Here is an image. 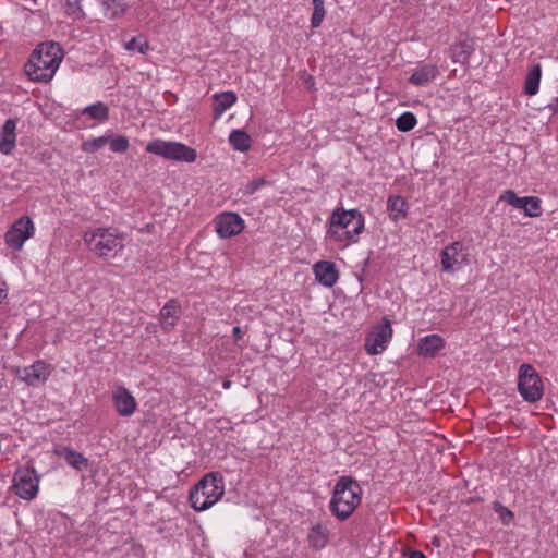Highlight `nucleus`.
Returning <instances> with one entry per match:
<instances>
[{"mask_svg": "<svg viewBox=\"0 0 558 558\" xmlns=\"http://www.w3.org/2000/svg\"><path fill=\"white\" fill-rule=\"evenodd\" d=\"M63 58L59 44L49 41L38 45L31 54L25 71L34 82H49L54 76Z\"/></svg>", "mask_w": 558, "mask_h": 558, "instance_id": "1", "label": "nucleus"}, {"mask_svg": "<svg viewBox=\"0 0 558 558\" xmlns=\"http://www.w3.org/2000/svg\"><path fill=\"white\" fill-rule=\"evenodd\" d=\"M364 229V217L357 209H336L329 220L327 235L336 242L348 245L355 243Z\"/></svg>", "mask_w": 558, "mask_h": 558, "instance_id": "2", "label": "nucleus"}, {"mask_svg": "<svg viewBox=\"0 0 558 558\" xmlns=\"http://www.w3.org/2000/svg\"><path fill=\"white\" fill-rule=\"evenodd\" d=\"M362 500L360 484L350 476L338 478L329 504L330 511L339 519L350 518Z\"/></svg>", "mask_w": 558, "mask_h": 558, "instance_id": "3", "label": "nucleus"}, {"mask_svg": "<svg viewBox=\"0 0 558 558\" xmlns=\"http://www.w3.org/2000/svg\"><path fill=\"white\" fill-rule=\"evenodd\" d=\"M87 248L99 257H113L124 247V233L113 227H97L84 232Z\"/></svg>", "mask_w": 558, "mask_h": 558, "instance_id": "4", "label": "nucleus"}, {"mask_svg": "<svg viewBox=\"0 0 558 558\" xmlns=\"http://www.w3.org/2000/svg\"><path fill=\"white\" fill-rule=\"evenodd\" d=\"M225 494V481L220 473L206 474L190 492L191 507L205 511L218 502Z\"/></svg>", "mask_w": 558, "mask_h": 558, "instance_id": "5", "label": "nucleus"}, {"mask_svg": "<svg viewBox=\"0 0 558 558\" xmlns=\"http://www.w3.org/2000/svg\"><path fill=\"white\" fill-rule=\"evenodd\" d=\"M146 151L168 160L194 162L196 160L195 149L179 143L163 140H154L146 146Z\"/></svg>", "mask_w": 558, "mask_h": 558, "instance_id": "6", "label": "nucleus"}, {"mask_svg": "<svg viewBox=\"0 0 558 558\" xmlns=\"http://www.w3.org/2000/svg\"><path fill=\"white\" fill-rule=\"evenodd\" d=\"M518 391L524 401L535 403L543 398L544 387L541 376L530 364H522L518 372Z\"/></svg>", "mask_w": 558, "mask_h": 558, "instance_id": "7", "label": "nucleus"}, {"mask_svg": "<svg viewBox=\"0 0 558 558\" xmlns=\"http://www.w3.org/2000/svg\"><path fill=\"white\" fill-rule=\"evenodd\" d=\"M15 494L25 500H32L37 496L39 477L33 468H20L13 476Z\"/></svg>", "mask_w": 558, "mask_h": 558, "instance_id": "8", "label": "nucleus"}, {"mask_svg": "<svg viewBox=\"0 0 558 558\" xmlns=\"http://www.w3.org/2000/svg\"><path fill=\"white\" fill-rule=\"evenodd\" d=\"M35 228L29 217L16 220L4 235L5 243L13 251H20L24 243L34 235Z\"/></svg>", "mask_w": 558, "mask_h": 558, "instance_id": "9", "label": "nucleus"}, {"mask_svg": "<svg viewBox=\"0 0 558 558\" xmlns=\"http://www.w3.org/2000/svg\"><path fill=\"white\" fill-rule=\"evenodd\" d=\"M392 338V327L389 320L376 326L365 339V351L371 355L383 353Z\"/></svg>", "mask_w": 558, "mask_h": 558, "instance_id": "10", "label": "nucleus"}, {"mask_svg": "<svg viewBox=\"0 0 558 558\" xmlns=\"http://www.w3.org/2000/svg\"><path fill=\"white\" fill-rule=\"evenodd\" d=\"M500 202H505L517 209H522L526 217L536 218L542 215V201L536 196H518L512 190L505 191L500 197Z\"/></svg>", "mask_w": 558, "mask_h": 558, "instance_id": "11", "label": "nucleus"}, {"mask_svg": "<svg viewBox=\"0 0 558 558\" xmlns=\"http://www.w3.org/2000/svg\"><path fill=\"white\" fill-rule=\"evenodd\" d=\"M441 266L445 272H454L468 263L462 242L456 241L441 251Z\"/></svg>", "mask_w": 558, "mask_h": 558, "instance_id": "12", "label": "nucleus"}, {"mask_svg": "<svg viewBox=\"0 0 558 558\" xmlns=\"http://www.w3.org/2000/svg\"><path fill=\"white\" fill-rule=\"evenodd\" d=\"M16 374L28 386L37 387L48 379L50 371L49 365L44 361H36L29 366L19 368Z\"/></svg>", "mask_w": 558, "mask_h": 558, "instance_id": "13", "label": "nucleus"}, {"mask_svg": "<svg viewBox=\"0 0 558 558\" xmlns=\"http://www.w3.org/2000/svg\"><path fill=\"white\" fill-rule=\"evenodd\" d=\"M244 228V220L235 213H223L216 220V232L221 239L239 234Z\"/></svg>", "mask_w": 558, "mask_h": 558, "instance_id": "14", "label": "nucleus"}, {"mask_svg": "<svg viewBox=\"0 0 558 558\" xmlns=\"http://www.w3.org/2000/svg\"><path fill=\"white\" fill-rule=\"evenodd\" d=\"M112 401L117 412L121 416H131L136 410V401L134 397L123 387L113 391Z\"/></svg>", "mask_w": 558, "mask_h": 558, "instance_id": "15", "label": "nucleus"}, {"mask_svg": "<svg viewBox=\"0 0 558 558\" xmlns=\"http://www.w3.org/2000/svg\"><path fill=\"white\" fill-rule=\"evenodd\" d=\"M316 280L324 287L331 288L338 281V271L331 262L320 260L314 265Z\"/></svg>", "mask_w": 558, "mask_h": 558, "instance_id": "16", "label": "nucleus"}, {"mask_svg": "<svg viewBox=\"0 0 558 558\" xmlns=\"http://www.w3.org/2000/svg\"><path fill=\"white\" fill-rule=\"evenodd\" d=\"M445 347V340L436 333L420 339L417 351L421 356L434 357Z\"/></svg>", "mask_w": 558, "mask_h": 558, "instance_id": "17", "label": "nucleus"}, {"mask_svg": "<svg viewBox=\"0 0 558 558\" xmlns=\"http://www.w3.org/2000/svg\"><path fill=\"white\" fill-rule=\"evenodd\" d=\"M15 129L16 121L14 119H8L2 126L0 151L4 155L11 154L15 146Z\"/></svg>", "mask_w": 558, "mask_h": 558, "instance_id": "18", "label": "nucleus"}, {"mask_svg": "<svg viewBox=\"0 0 558 558\" xmlns=\"http://www.w3.org/2000/svg\"><path fill=\"white\" fill-rule=\"evenodd\" d=\"M438 74L436 65L421 64L412 73L410 82L415 86L427 85Z\"/></svg>", "mask_w": 558, "mask_h": 558, "instance_id": "19", "label": "nucleus"}, {"mask_svg": "<svg viewBox=\"0 0 558 558\" xmlns=\"http://www.w3.org/2000/svg\"><path fill=\"white\" fill-rule=\"evenodd\" d=\"M179 319V305L177 301L169 300L160 311V322L165 330H171Z\"/></svg>", "mask_w": 558, "mask_h": 558, "instance_id": "20", "label": "nucleus"}, {"mask_svg": "<svg viewBox=\"0 0 558 558\" xmlns=\"http://www.w3.org/2000/svg\"><path fill=\"white\" fill-rule=\"evenodd\" d=\"M234 92L228 90L214 95V117L219 119L221 114L236 102Z\"/></svg>", "mask_w": 558, "mask_h": 558, "instance_id": "21", "label": "nucleus"}, {"mask_svg": "<svg viewBox=\"0 0 558 558\" xmlns=\"http://www.w3.org/2000/svg\"><path fill=\"white\" fill-rule=\"evenodd\" d=\"M58 454L63 457L66 463L77 471L86 470L88 466V460L82 453L69 447L60 449Z\"/></svg>", "mask_w": 558, "mask_h": 558, "instance_id": "22", "label": "nucleus"}, {"mask_svg": "<svg viewBox=\"0 0 558 558\" xmlns=\"http://www.w3.org/2000/svg\"><path fill=\"white\" fill-rule=\"evenodd\" d=\"M542 77V66L541 64H534L531 70L527 72L525 77V86L524 92L529 96H533L537 94L539 89V82Z\"/></svg>", "mask_w": 558, "mask_h": 558, "instance_id": "23", "label": "nucleus"}, {"mask_svg": "<svg viewBox=\"0 0 558 558\" xmlns=\"http://www.w3.org/2000/svg\"><path fill=\"white\" fill-rule=\"evenodd\" d=\"M230 145L238 151H247L251 148L252 140L242 130H233L229 135Z\"/></svg>", "mask_w": 558, "mask_h": 558, "instance_id": "24", "label": "nucleus"}, {"mask_svg": "<svg viewBox=\"0 0 558 558\" xmlns=\"http://www.w3.org/2000/svg\"><path fill=\"white\" fill-rule=\"evenodd\" d=\"M328 533L320 524L314 525L307 535L308 544L314 549H320L326 546Z\"/></svg>", "mask_w": 558, "mask_h": 558, "instance_id": "25", "label": "nucleus"}, {"mask_svg": "<svg viewBox=\"0 0 558 558\" xmlns=\"http://www.w3.org/2000/svg\"><path fill=\"white\" fill-rule=\"evenodd\" d=\"M388 210L392 220H399L407 215V202L401 196H390L387 202Z\"/></svg>", "mask_w": 558, "mask_h": 558, "instance_id": "26", "label": "nucleus"}, {"mask_svg": "<svg viewBox=\"0 0 558 558\" xmlns=\"http://www.w3.org/2000/svg\"><path fill=\"white\" fill-rule=\"evenodd\" d=\"M105 15L111 20L122 16L126 11L124 0H102Z\"/></svg>", "mask_w": 558, "mask_h": 558, "instance_id": "27", "label": "nucleus"}, {"mask_svg": "<svg viewBox=\"0 0 558 558\" xmlns=\"http://www.w3.org/2000/svg\"><path fill=\"white\" fill-rule=\"evenodd\" d=\"M82 114L88 116L90 119L105 121L109 117L108 106L101 101H97L82 109Z\"/></svg>", "mask_w": 558, "mask_h": 558, "instance_id": "28", "label": "nucleus"}, {"mask_svg": "<svg viewBox=\"0 0 558 558\" xmlns=\"http://www.w3.org/2000/svg\"><path fill=\"white\" fill-rule=\"evenodd\" d=\"M65 13L73 20H83L86 16L82 0H65Z\"/></svg>", "mask_w": 558, "mask_h": 558, "instance_id": "29", "label": "nucleus"}, {"mask_svg": "<svg viewBox=\"0 0 558 558\" xmlns=\"http://www.w3.org/2000/svg\"><path fill=\"white\" fill-rule=\"evenodd\" d=\"M270 181L266 180L263 177L253 178L241 189L243 195L251 196L259 191L262 187L269 185Z\"/></svg>", "mask_w": 558, "mask_h": 558, "instance_id": "30", "label": "nucleus"}, {"mask_svg": "<svg viewBox=\"0 0 558 558\" xmlns=\"http://www.w3.org/2000/svg\"><path fill=\"white\" fill-rule=\"evenodd\" d=\"M416 118L412 112H403L398 117L396 125L401 132H409L416 125Z\"/></svg>", "mask_w": 558, "mask_h": 558, "instance_id": "31", "label": "nucleus"}, {"mask_svg": "<svg viewBox=\"0 0 558 558\" xmlns=\"http://www.w3.org/2000/svg\"><path fill=\"white\" fill-rule=\"evenodd\" d=\"M314 10L311 17V26L313 28H317L320 26L324 17H325V8H324V0H312Z\"/></svg>", "mask_w": 558, "mask_h": 558, "instance_id": "32", "label": "nucleus"}, {"mask_svg": "<svg viewBox=\"0 0 558 558\" xmlns=\"http://www.w3.org/2000/svg\"><path fill=\"white\" fill-rule=\"evenodd\" d=\"M124 48L129 51H137L142 54H146L149 50V44L147 40H140L133 37L131 40L125 43Z\"/></svg>", "mask_w": 558, "mask_h": 558, "instance_id": "33", "label": "nucleus"}, {"mask_svg": "<svg viewBox=\"0 0 558 558\" xmlns=\"http://www.w3.org/2000/svg\"><path fill=\"white\" fill-rule=\"evenodd\" d=\"M110 142V150L112 153H124L129 149V140L125 136H117L113 138H109Z\"/></svg>", "mask_w": 558, "mask_h": 558, "instance_id": "34", "label": "nucleus"}, {"mask_svg": "<svg viewBox=\"0 0 558 558\" xmlns=\"http://www.w3.org/2000/svg\"><path fill=\"white\" fill-rule=\"evenodd\" d=\"M108 142L109 137L107 136L96 137L85 142L83 145V149L87 153H94L101 149Z\"/></svg>", "mask_w": 558, "mask_h": 558, "instance_id": "35", "label": "nucleus"}, {"mask_svg": "<svg viewBox=\"0 0 558 558\" xmlns=\"http://www.w3.org/2000/svg\"><path fill=\"white\" fill-rule=\"evenodd\" d=\"M494 509L496 512L500 514V519L502 520L504 523L508 524L512 520L513 513L509 509L504 507L500 502H495Z\"/></svg>", "mask_w": 558, "mask_h": 558, "instance_id": "36", "label": "nucleus"}, {"mask_svg": "<svg viewBox=\"0 0 558 558\" xmlns=\"http://www.w3.org/2000/svg\"><path fill=\"white\" fill-rule=\"evenodd\" d=\"M409 558H427L422 551L413 550L410 553Z\"/></svg>", "mask_w": 558, "mask_h": 558, "instance_id": "37", "label": "nucleus"}, {"mask_svg": "<svg viewBox=\"0 0 558 558\" xmlns=\"http://www.w3.org/2000/svg\"><path fill=\"white\" fill-rule=\"evenodd\" d=\"M232 333L235 339H241L242 337V330L238 326L233 328Z\"/></svg>", "mask_w": 558, "mask_h": 558, "instance_id": "38", "label": "nucleus"}, {"mask_svg": "<svg viewBox=\"0 0 558 558\" xmlns=\"http://www.w3.org/2000/svg\"><path fill=\"white\" fill-rule=\"evenodd\" d=\"M549 108L554 111H558V96L553 100V102L549 105Z\"/></svg>", "mask_w": 558, "mask_h": 558, "instance_id": "39", "label": "nucleus"}, {"mask_svg": "<svg viewBox=\"0 0 558 558\" xmlns=\"http://www.w3.org/2000/svg\"><path fill=\"white\" fill-rule=\"evenodd\" d=\"M230 384H231L230 381H225V383H223V388H226V389H227V388H229V387H230Z\"/></svg>", "mask_w": 558, "mask_h": 558, "instance_id": "40", "label": "nucleus"}]
</instances>
